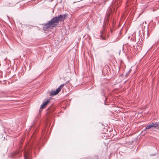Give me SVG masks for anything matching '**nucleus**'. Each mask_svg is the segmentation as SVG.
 Wrapping results in <instances>:
<instances>
[{
    "instance_id": "obj_1",
    "label": "nucleus",
    "mask_w": 159,
    "mask_h": 159,
    "mask_svg": "<svg viewBox=\"0 0 159 159\" xmlns=\"http://www.w3.org/2000/svg\"><path fill=\"white\" fill-rule=\"evenodd\" d=\"M65 16L66 15L63 14L58 15L57 16L53 17L43 25L44 30L45 31L51 27H55L58 25L59 22L63 21Z\"/></svg>"
},
{
    "instance_id": "obj_2",
    "label": "nucleus",
    "mask_w": 159,
    "mask_h": 159,
    "mask_svg": "<svg viewBox=\"0 0 159 159\" xmlns=\"http://www.w3.org/2000/svg\"><path fill=\"white\" fill-rule=\"evenodd\" d=\"M64 85V84L61 85L56 90H52L50 93V95L53 96L57 94L60 91L61 89L63 87Z\"/></svg>"
},
{
    "instance_id": "obj_3",
    "label": "nucleus",
    "mask_w": 159,
    "mask_h": 159,
    "mask_svg": "<svg viewBox=\"0 0 159 159\" xmlns=\"http://www.w3.org/2000/svg\"><path fill=\"white\" fill-rule=\"evenodd\" d=\"M32 147H31V148H32ZM30 147H29L28 148L25 149L24 151L25 159H29L30 155L29 150H30Z\"/></svg>"
},
{
    "instance_id": "obj_4",
    "label": "nucleus",
    "mask_w": 159,
    "mask_h": 159,
    "mask_svg": "<svg viewBox=\"0 0 159 159\" xmlns=\"http://www.w3.org/2000/svg\"><path fill=\"white\" fill-rule=\"evenodd\" d=\"M50 102V99H48L46 101L44 102L41 105L39 111H41L42 109L45 107V106Z\"/></svg>"
},
{
    "instance_id": "obj_5",
    "label": "nucleus",
    "mask_w": 159,
    "mask_h": 159,
    "mask_svg": "<svg viewBox=\"0 0 159 159\" xmlns=\"http://www.w3.org/2000/svg\"><path fill=\"white\" fill-rule=\"evenodd\" d=\"M151 124L152 125V127H153L155 128L157 127L158 126L159 123L156 122L155 123L152 122Z\"/></svg>"
},
{
    "instance_id": "obj_6",
    "label": "nucleus",
    "mask_w": 159,
    "mask_h": 159,
    "mask_svg": "<svg viewBox=\"0 0 159 159\" xmlns=\"http://www.w3.org/2000/svg\"><path fill=\"white\" fill-rule=\"evenodd\" d=\"M152 127V125L151 123L149 124H148L146 126V128L145 129H144V131L146 130L147 129H149Z\"/></svg>"
},
{
    "instance_id": "obj_7",
    "label": "nucleus",
    "mask_w": 159,
    "mask_h": 159,
    "mask_svg": "<svg viewBox=\"0 0 159 159\" xmlns=\"http://www.w3.org/2000/svg\"><path fill=\"white\" fill-rule=\"evenodd\" d=\"M116 4V1H115L114 3H113L112 4V5H111L110 8H111L112 9H114L115 8V4Z\"/></svg>"
},
{
    "instance_id": "obj_8",
    "label": "nucleus",
    "mask_w": 159,
    "mask_h": 159,
    "mask_svg": "<svg viewBox=\"0 0 159 159\" xmlns=\"http://www.w3.org/2000/svg\"><path fill=\"white\" fill-rule=\"evenodd\" d=\"M103 31H102L101 32V37L102 38V39H104L103 37Z\"/></svg>"
},
{
    "instance_id": "obj_9",
    "label": "nucleus",
    "mask_w": 159,
    "mask_h": 159,
    "mask_svg": "<svg viewBox=\"0 0 159 159\" xmlns=\"http://www.w3.org/2000/svg\"><path fill=\"white\" fill-rule=\"evenodd\" d=\"M110 15V13L108 12L107 13V15L106 16V17H107V19H108V17H109Z\"/></svg>"
},
{
    "instance_id": "obj_10",
    "label": "nucleus",
    "mask_w": 159,
    "mask_h": 159,
    "mask_svg": "<svg viewBox=\"0 0 159 159\" xmlns=\"http://www.w3.org/2000/svg\"><path fill=\"white\" fill-rule=\"evenodd\" d=\"M14 5V4H11V3H9V4L8 5V6L9 7H11V6H13V5Z\"/></svg>"
},
{
    "instance_id": "obj_11",
    "label": "nucleus",
    "mask_w": 159,
    "mask_h": 159,
    "mask_svg": "<svg viewBox=\"0 0 159 159\" xmlns=\"http://www.w3.org/2000/svg\"><path fill=\"white\" fill-rule=\"evenodd\" d=\"M145 35V34H144V35H143V36H144Z\"/></svg>"
}]
</instances>
